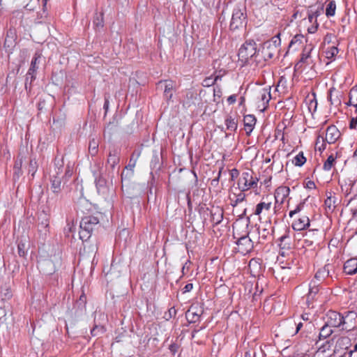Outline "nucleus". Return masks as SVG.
Here are the masks:
<instances>
[{
  "mask_svg": "<svg viewBox=\"0 0 357 357\" xmlns=\"http://www.w3.org/2000/svg\"><path fill=\"white\" fill-rule=\"evenodd\" d=\"M105 331V328L101 325H95L91 331V333L93 336H98L103 334Z\"/></svg>",
  "mask_w": 357,
  "mask_h": 357,
  "instance_id": "nucleus-41",
  "label": "nucleus"
},
{
  "mask_svg": "<svg viewBox=\"0 0 357 357\" xmlns=\"http://www.w3.org/2000/svg\"><path fill=\"white\" fill-rule=\"evenodd\" d=\"M319 284L316 280H312L309 285V292L307 295V303L309 305L312 301L314 300L315 296L319 291Z\"/></svg>",
  "mask_w": 357,
  "mask_h": 357,
  "instance_id": "nucleus-15",
  "label": "nucleus"
},
{
  "mask_svg": "<svg viewBox=\"0 0 357 357\" xmlns=\"http://www.w3.org/2000/svg\"><path fill=\"white\" fill-rule=\"evenodd\" d=\"M178 348L179 345L176 343H172L169 347V349L173 355H174L178 351Z\"/></svg>",
  "mask_w": 357,
  "mask_h": 357,
  "instance_id": "nucleus-55",
  "label": "nucleus"
},
{
  "mask_svg": "<svg viewBox=\"0 0 357 357\" xmlns=\"http://www.w3.org/2000/svg\"><path fill=\"white\" fill-rule=\"evenodd\" d=\"M84 252L88 255H95L98 251V247L96 244H85L83 248Z\"/></svg>",
  "mask_w": 357,
  "mask_h": 357,
  "instance_id": "nucleus-38",
  "label": "nucleus"
},
{
  "mask_svg": "<svg viewBox=\"0 0 357 357\" xmlns=\"http://www.w3.org/2000/svg\"><path fill=\"white\" fill-rule=\"evenodd\" d=\"M248 348H245L247 350L245 352V357H255V347H257L255 340L248 342Z\"/></svg>",
  "mask_w": 357,
  "mask_h": 357,
  "instance_id": "nucleus-27",
  "label": "nucleus"
},
{
  "mask_svg": "<svg viewBox=\"0 0 357 357\" xmlns=\"http://www.w3.org/2000/svg\"><path fill=\"white\" fill-rule=\"evenodd\" d=\"M331 328V326L325 323V325L320 330L319 337L325 339L329 337L333 333Z\"/></svg>",
  "mask_w": 357,
  "mask_h": 357,
  "instance_id": "nucleus-30",
  "label": "nucleus"
},
{
  "mask_svg": "<svg viewBox=\"0 0 357 357\" xmlns=\"http://www.w3.org/2000/svg\"><path fill=\"white\" fill-rule=\"evenodd\" d=\"M303 39V35L297 34L294 36L289 44V47H291L296 45H301L302 43Z\"/></svg>",
  "mask_w": 357,
  "mask_h": 357,
  "instance_id": "nucleus-48",
  "label": "nucleus"
},
{
  "mask_svg": "<svg viewBox=\"0 0 357 357\" xmlns=\"http://www.w3.org/2000/svg\"><path fill=\"white\" fill-rule=\"evenodd\" d=\"M203 310L197 306L191 305L189 310L185 312L186 319L189 323H195L199 320Z\"/></svg>",
  "mask_w": 357,
  "mask_h": 357,
  "instance_id": "nucleus-11",
  "label": "nucleus"
},
{
  "mask_svg": "<svg viewBox=\"0 0 357 357\" xmlns=\"http://www.w3.org/2000/svg\"><path fill=\"white\" fill-rule=\"evenodd\" d=\"M331 268L332 266L330 264L325 265L317 271L312 280H316L317 282L321 283L323 280L329 276Z\"/></svg>",
  "mask_w": 357,
  "mask_h": 357,
  "instance_id": "nucleus-18",
  "label": "nucleus"
},
{
  "mask_svg": "<svg viewBox=\"0 0 357 357\" xmlns=\"http://www.w3.org/2000/svg\"><path fill=\"white\" fill-rule=\"evenodd\" d=\"M256 289H257V290L253 294V299L257 301L258 296H259L261 295V294L262 293L263 288L261 287L260 289H259L258 284H257Z\"/></svg>",
  "mask_w": 357,
  "mask_h": 357,
  "instance_id": "nucleus-59",
  "label": "nucleus"
},
{
  "mask_svg": "<svg viewBox=\"0 0 357 357\" xmlns=\"http://www.w3.org/2000/svg\"><path fill=\"white\" fill-rule=\"evenodd\" d=\"M243 122L244 129L246 132V134L249 135L255 126L256 118L254 115L248 114L244 116Z\"/></svg>",
  "mask_w": 357,
  "mask_h": 357,
  "instance_id": "nucleus-21",
  "label": "nucleus"
},
{
  "mask_svg": "<svg viewBox=\"0 0 357 357\" xmlns=\"http://www.w3.org/2000/svg\"><path fill=\"white\" fill-rule=\"evenodd\" d=\"M307 11L315 17L316 22L317 17H319L324 11V6H318L317 8L311 6Z\"/></svg>",
  "mask_w": 357,
  "mask_h": 357,
  "instance_id": "nucleus-37",
  "label": "nucleus"
},
{
  "mask_svg": "<svg viewBox=\"0 0 357 357\" xmlns=\"http://www.w3.org/2000/svg\"><path fill=\"white\" fill-rule=\"evenodd\" d=\"M335 10H336V3H335V1H331L326 6V15L328 17L334 16L335 13Z\"/></svg>",
  "mask_w": 357,
  "mask_h": 357,
  "instance_id": "nucleus-34",
  "label": "nucleus"
},
{
  "mask_svg": "<svg viewBox=\"0 0 357 357\" xmlns=\"http://www.w3.org/2000/svg\"><path fill=\"white\" fill-rule=\"evenodd\" d=\"M136 162H137V158L135 159H133V158L132 157L129 161V164L126 167V168H129L130 169H133V168L135 167V165H136Z\"/></svg>",
  "mask_w": 357,
  "mask_h": 357,
  "instance_id": "nucleus-60",
  "label": "nucleus"
},
{
  "mask_svg": "<svg viewBox=\"0 0 357 357\" xmlns=\"http://www.w3.org/2000/svg\"><path fill=\"white\" fill-rule=\"evenodd\" d=\"M338 49L335 46L330 47L326 51V56L328 59L334 58L338 54Z\"/></svg>",
  "mask_w": 357,
  "mask_h": 357,
  "instance_id": "nucleus-44",
  "label": "nucleus"
},
{
  "mask_svg": "<svg viewBox=\"0 0 357 357\" xmlns=\"http://www.w3.org/2000/svg\"><path fill=\"white\" fill-rule=\"evenodd\" d=\"M344 272L347 275H354L357 272V258H351L344 263Z\"/></svg>",
  "mask_w": 357,
  "mask_h": 357,
  "instance_id": "nucleus-20",
  "label": "nucleus"
},
{
  "mask_svg": "<svg viewBox=\"0 0 357 357\" xmlns=\"http://www.w3.org/2000/svg\"><path fill=\"white\" fill-rule=\"evenodd\" d=\"M120 157L119 152L116 149H113L109 151L107 158V164L110 166L112 169H114L116 166L119 163Z\"/></svg>",
  "mask_w": 357,
  "mask_h": 357,
  "instance_id": "nucleus-22",
  "label": "nucleus"
},
{
  "mask_svg": "<svg viewBox=\"0 0 357 357\" xmlns=\"http://www.w3.org/2000/svg\"><path fill=\"white\" fill-rule=\"evenodd\" d=\"M335 157L333 155L328 156L327 160L325 161L323 168L326 171H329L332 168L334 162H335Z\"/></svg>",
  "mask_w": 357,
  "mask_h": 357,
  "instance_id": "nucleus-46",
  "label": "nucleus"
},
{
  "mask_svg": "<svg viewBox=\"0 0 357 357\" xmlns=\"http://www.w3.org/2000/svg\"><path fill=\"white\" fill-rule=\"evenodd\" d=\"M50 215L44 211H41L38 215V230L42 232L46 231L49 227Z\"/></svg>",
  "mask_w": 357,
  "mask_h": 357,
  "instance_id": "nucleus-16",
  "label": "nucleus"
},
{
  "mask_svg": "<svg viewBox=\"0 0 357 357\" xmlns=\"http://www.w3.org/2000/svg\"><path fill=\"white\" fill-rule=\"evenodd\" d=\"M41 57H42V54L39 52H36L34 54V56L31 62L29 69L26 75V80H25L26 89H28L29 82V85H31V83L36 79V73L38 69V64L40 63ZM29 89H31V86H29Z\"/></svg>",
  "mask_w": 357,
  "mask_h": 357,
  "instance_id": "nucleus-4",
  "label": "nucleus"
},
{
  "mask_svg": "<svg viewBox=\"0 0 357 357\" xmlns=\"http://www.w3.org/2000/svg\"><path fill=\"white\" fill-rule=\"evenodd\" d=\"M176 314V310L174 307H172L169 309L168 312L165 314V318L167 320H169V319L174 317Z\"/></svg>",
  "mask_w": 357,
  "mask_h": 357,
  "instance_id": "nucleus-51",
  "label": "nucleus"
},
{
  "mask_svg": "<svg viewBox=\"0 0 357 357\" xmlns=\"http://www.w3.org/2000/svg\"><path fill=\"white\" fill-rule=\"evenodd\" d=\"M304 205H305V201L301 202L299 204L297 205L296 208L293 210V211H291L289 212V216L291 218L294 214L300 212L304 207Z\"/></svg>",
  "mask_w": 357,
  "mask_h": 357,
  "instance_id": "nucleus-52",
  "label": "nucleus"
},
{
  "mask_svg": "<svg viewBox=\"0 0 357 357\" xmlns=\"http://www.w3.org/2000/svg\"><path fill=\"white\" fill-rule=\"evenodd\" d=\"M290 189L286 186H280L278 188L275 192V199L276 202H280L283 203L284 199L289 195Z\"/></svg>",
  "mask_w": 357,
  "mask_h": 357,
  "instance_id": "nucleus-23",
  "label": "nucleus"
},
{
  "mask_svg": "<svg viewBox=\"0 0 357 357\" xmlns=\"http://www.w3.org/2000/svg\"><path fill=\"white\" fill-rule=\"evenodd\" d=\"M61 176L56 175H50V188L54 194H59L61 192Z\"/></svg>",
  "mask_w": 357,
  "mask_h": 357,
  "instance_id": "nucleus-19",
  "label": "nucleus"
},
{
  "mask_svg": "<svg viewBox=\"0 0 357 357\" xmlns=\"http://www.w3.org/2000/svg\"><path fill=\"white\" fill-rule=\"evenodd\" d=\"M257 43L254 40L246 41L238 50V59L242 65H257L259 56Z\"/></svg>",
  "mask_w": 357,
  "mask_h": 357,
  "instance_id": "nucleus-1",
  "label": "nucleus"
},
{
  "mask_svg": "<svg viewBox=\"0 0 357 357\" xmlns=\"http://www.w3.org/2000/svg\"><path fill=\"white\" fill-rule=\"evenodd\" d=\"M258 178L252 177V173L245 172L240 177L238 185L241 192H244L250 188H255L257 185Z\"/></svg>",
  "mask_w": 357,
  "mask_h": 357,
  "instance_id": "nucleus-5",
  "label": "nucleus"
},
{
  "mask_svg": "<svg viewBox=\"0 0 357 357\" xmlns=\"http://www.w3.org/2000/svg\"><path fill=\"white\" fill-rule=\"evenodd\" d=\"M309 57H310V52H307L305 53V50H304L301 54L300 61L296 64L295 68H301L302 63L308 64L307 60H308Z\"/></svg>",
  "mask_w": 357,
  "mask_h": 357,
  "instance_id": "nucleus-43",
  "label": "nucleus"
},
{
  "mask_svg": "<svg viewBox=\"0 0 357 357\" xmlns=\"http://www.w3.org/2000/svg\"><path fill=\"white\" fill-rule=\"evenodd\" d=\"M38 169V164L35 158H32L29 164V173L31 174L32 177L34 176Z\"/></svg>",
  "mask_w": 357,
  "mask_h": 357,
  "instance_id": "nucleus-42",
  "label": "nucleus"
},
{
  "mask_svg": "<svg viewBox=\"0 0 357 357\" xmlns=\"http://www.w3.org/2000/svg\"><path fill=\"white\" fill-rule=\"evenodd\" d=\"M63 158H59L58 157H56L54 160V169L50 175H56L58 176H61V178H63L64 176H70L71 171L70 169V167H67L65 174H63Z\"/></svg>",
  "mask_w": 357,
  "mask_h": 357,
  "instance_id": "nucleus-9",
  "label": "nucleus"
},
{
  "mask_svg": "<svg viewBox=\"0 0 357 357\" xmlns=\"http://www.w3.org/2000/svg\"><path fill=\"white\" fill-rule=\"evenodd\" d=\"M22 165V161L21 159L20 160L17 161L15 164V166H14L15 174H17V177H19L20 175L22 174V170H21Z\"/></svg>",
  "mask_w": 357,
  "mask_h": 357,
  "instance_id": "nucleus-50",
  "label": "nucleus"
},
{
  "mask_svg": "<svg viewBox=\"0 0 357 357\" xmlns=\"http://www.w3.org/2000/svg\"><path fill=\"white\" fill-rule=\"evenodd\" d=\"M340 137V132L335 126H330L327 128L326 132L325 140L328 144H333Z\"/></svg>",
  "mask_w": 357,
  "mask_h": 357,
  "instance_id": "nucleus-14",
  "label": "nucleus"
},
{
  "mask_svg": "<svg viewBox=\"0 0 357 357\" xmlns=\"http://www.w3.org/2000/svg\"><path fill=\"white\" fill-rule=\"evenodd\" d=\"M225 125L227 126V129L231 131H235L237 129V121L231 116H228L225 119Z\"/></svg>",
  "mask_w": 357,
  "mask_h": 357,
  "instance_id": "nucleus-31",
  "label": "nucleus"
},
{
  "mask_svg": "<svg viewBox=\"0 0 357 357\" xmlns=\"http://www.w3.org/2000/svg\"><path fill=\"white\" fill-rule=\"evenodd\" d=\"M357 126V121L354 119V117L351 118L349 123V128L351 129H355Z\"/></svg>",
  "mask_w": 357,
  "mask_h": 357,
  "instance_id": "nucleus-63",
  "label": "nucleus"
},
{
  "mask_svg": "<svg viewBox=\"0 0 357 357\" xmlns=\"http://www.w3.org/2000/svg\"><path fill=\"white\" fill-rule=\"evenodd\" d=\"M317 232V229L308 230L305 233L303 236L305 238L306 241H310V240L317 241V237L316 236V234Z\"/></svg>",
  "mask_w": 357,
  "mask_h": 357,
  "instance_id": "nucleus-45",
  "label": "nucleus"
},
{
  "mask_svg": "<svg viewBox=\"0 0 357 357\" xmlns=\"http://www.w3.org/2000/svg\"><path fill=\"white\" fill-rule=\"evenodd\" d=\"M193 288V284L192 283H188L185 285L183 289V292L186 293L190 291Z\"/></svg>",
  "mask_w": 357,
  "mask_h": 357,
  "instance_id": "nucleus-61",
  "label": "nucleus"
},
{
  "mask_svg": "<svg viewBox=\"0 0 357 357\" xmlns=\"http://www.w3.org/2000/svg\"><path fill=\"white\" fill-rule=\"evenodd\" d=\"M255 232L259 234V240L261 238L263 240H266L267 236L270 234V229H268V228H263V229L257 228L255 229Z\"/></svg>",
  "mask_w": 357,
  "mask_h": 357,
  "instance_id": "nucleus-40",
  "label": "nucleus"
},
{
  "mask_svg": "<svg viewBox=\"0 0 357 357\" xmlns=\"http://www.w3.org/2000/svg\"><path fill=\"white\" fill-rule=\"evenodd\" d=\"M250 234L253 238L252 231H246L242 235L238 232H234V238L237 239L236 243L238 245V252L243 255L250 252L254 247L252 239L249 236Z\"/></svg>",
  "mask_w": 357,
  "mask_h": 357,
  "instance_id": "nucleus-3",
  "label": "nucleus"
},
{
  "mask_svg": "<svg viewBox=\"0 0 357 357\" xmlns=\"http://www.w3.org/2000/svg\"><path fill=\"white\" fill-rule=\"evenodd\" d=\"M347 206L350 207L352 218L357 220V196L351 198Z\"/></svg>",
  "mask_w": 357,
  "mask_h": 357,
  "instance_id": "nucleus-25",
  "label": "nucleus"
},
{
  "mask_svg": "<svg viewBox=\"0 0 357 357\" xmlns=\"http://www.w3.org/2000/svg\"><path fill=\"white\" fill-rule=\"evenodd\" d=\"M246 24V15L243 10L235 8L233 11L230 23L231 29L236 30L244 26Z\"/></svg>",
  "mask_w": 357,
  "mask_h": 357,
  "instance_id": "nucleus-7",
  "label": "nucleus"
},
{
  "mask_svg": "<svg viewBox=\"0 0 357 357\" xmlns=\"http://www.w3.org/2000/svg\"><path fill=\"white\" fill-rule=\"evenodd\" d=\"M236 100V95L234 94L228 97L227 101L229 105L234 104Z\"/></svg>",
  "mask_w": 357,
  "mask_h": 357,
  "instance_id": "nucleus-62",
  "label": "nucleus"
},
{
  "mask_svg": "<svg viewBox=\"0 0 357 357\" xmlns=\"http://www.w3.org/2000/svg\"><path fill=\"white\" fill-rule=\"evenodd\" d=\"M267 43H272L273 45H275V48H278V45L280 44L279 36L273 37L271 41H268Z\"/></svg>",
  "mask_w": 357,
  "mask_h": 357,
  "instance_id": "nucleus-57",
  "label": "nucleus"
},
{
  "mask_svg": "<svg viewBox=\"0 0 357 357\" xmlns=\"http://www.w3.org/2000/svg\"><path fill=\"white\" fill-rule=\"evenodd\" d=\"M13 296V292L10 285L5 284L1 287V298L2 301H8Z\"/></svg>",
  "mask_w": 357,
  "mask_h": 357,
  "instance_id": "nucleus-24",
  "label": "nucleus"
},
{
  "mask_svg": "<svg viewBox=\"0 0 357 357\" xmlns=\"http://www.w3.org/2000/svg\"><path fill=\"white\" fill-rule=\"evenodd\" d=\"M164 87V96L167 100H169L172 98V91L174 87V84L172 81H160L158 83V88Z\"/></svg>",
  "mask_w": 357,
  "mask_h": 357,
  "instance_id": "nucleus-13",
  "label": "nucleus"
},
{
  "mask_svg": "<svg viewBox=\"0 0 357 357\" xmlns=\"http://www.w3.org/2000/svg\"><path fill=\"white\" fill-rule=\"evenodd\" d=\"M342 314L330 310L326 314V324L334 328H341Z\"/></svg>",
  "mask_w": 357,
  "mask_h": 357,
  "instance_id": "nucleus-8",
  "label": "nucleus"
},
{
  "mask_svg": "<svg viewBox=\"0 0 357 357\" xmlns=\"http://www.w3.org/2000/svg\"><path fill=\"white\" fill-rule=\"evenodd\" d=\"M98 226H99V220L97 217L89 215L82 218L79 224V238L83 242L86 241Z\"/></svg>",
  "mask_w": 357,
  "mask_h": 357,
  "instance_id": "nucleus-2",
  "label": "nucleus"
},
{
  "mask_svg": "<svg viewBox=\"0 0 357 357\" xmlns=\"http://www.w3.org/2000/svg\"><path fill=\"white\" fill-rule=\"evenodd\" d=\"M352 102H357V87H353L349 92Z\"/></svg>",
  "mask_w": 357,
  "mask_h": 357,
  "instance_id": "nucleus-53",
  "label": "nucleus"
},
{
  "mask_svg": "<svg viewBox=\"0 0 357 357\" xmlns=\"http://www.w3.org/2000/svg\"><path fill=\"white\" fill-rule=\"evenodd\" d=\"M306 162V158L303 152H300L293 159V163L298 167L303 166Z\"/></svg>",
  "mask_w": 357,
  "mask_h": 357,
  "instance_id": "nucleus-33",
  "label": "nucleus"
},
{
  "mask_svg": "<svg viewBox=\"0 0 357 357\" xmlns=\"http://www.w3.org/2000/svg\"><path fill=\"white\" fill-rule=\"evenodd\" d=\"M357 313L347 311L342 314L341 329L347 331L354 330L357 326Z\"/></svg>",
  "mask_w": 357,
  "mask_h": 357,
  "instance_id": "nucleus-6",
  "label": "nucleus"
},
{
  "mask_svg": "<svg viewBox=\"0 0 357 357\" xmlns=\"http://www.w3.org/2000/svg\"><path fill=\"white\" fill-rule=\"evenodd\" d=\"M249 268L252 270V268H257L260 267V264L255 259H252L249 262Z\"/></svg>",
  "mask_w": 357,
  "mask_h": 357,
  "instance_id": "nucleus-54",
  "label": "nucleus"
},
{
  "mask_svg": "<svg viewBox=\"0 0 357 357\" xmlns=\"http://www.w3.org/2000/svg\"><path fill=\"white\" fill-rule=\"evenodd\" d=\"M310 226V219L306 215H303L298 220H295L292 224L294 230L301 231L305 229Z\"/></svg>",
  "mask_w": 357,
  "mask_h": 357,
  "instance_id": "nucleus-17",
  "label": "nucleus"
},
{
  "mask_svg": "<svg viewBox=\"0 0 357 357\" xmlns=\"http://www.w3.org/2000/svg\"><path fill=\"white\" fill-rule=\"evenodd\" d=\"M15 33L14 30L9 29L7 31V34L4 41V47L10 48L15 44Z\"/></svg>",
  "mask_w": 357,
  "mask_h": 357,
  "instance_id": "nucleus-26",
  "label": "nucleus"
},
{
  "mask_svg": "<svg viewBox=\"0 0 357 357\" xmlns=\"http://www.w3.org/2000/svg\"><path fill=\"white\" fill-rule=\"evenodd\" d=\"M278 52V48H275V45H273L272 43H264L261 54L265 60L272 59Z\"/></svg>",
  "mask_w": 357,
  "mask_h": 357,
  "instance_id": "nucleus-12",
  "label": "nucleus"
},
{
  "mask_svg": "<svg viewBox=\"0 0 357 357\" xmlns=\"http://www.w3.org/2000/svg\"><path fill=\"white\" fill-rule=\"evenodd\" d=\"M93 24L94 27L96 29H102L104 26V20H103V13H96V15L94 17Z\"/></svg>",
  "mask_w": 357,
  "mask_h": 357,
  "instance_id": "nucleus-28",
  "label": "nucleus"
},
{
  "mask_svg": "<svg viewBox=\"0 0 357 357\" xmlns=\"http://www.w3.org/2000/svg\"><path fill=\"white\" fill-rule=\"evenodd\" d=\"M18 254L20 257L25 256L24 245L23 243H19L17 246Z\"/></svg>",
  "mask_w": 357,
  "mask_h": 357,
  "instance_id": "nucleus-56",
  "label": "nucleus"
},
{
  "mask_svg": "<svg viewBox=\"0 0 357 357\" xmlns=\"http://www.w3.org/2000/svg\"><path fill=\"white\" fill-rule=\"evenodd\" d=\"M318 26H319V24H318L317 22H316L310 27H308L307 31L310 33H314L317 31Z\"/></svg>",
  "mask_w": 357,
  "mask_h": 357,
  "instance_id": "nucleus-58",
  "label": "nucleus"
},
{
  "mask_svg": "<svg viewBox=\"0 0 357 357\" xmlns=\"http://www.w3.org/2000/svg\"><path fill=\"white\" fill-rule=\"evenodd\" d=\"M289 239V237L287 234H284L283 236H282L280 238H279V241L280 242V247L281 249H285V248H289V244H287L285 243V241Z\"/></svg>",
  "mask_w": 357,
  "mask_h": 357,
  "instance_id": "nucleus-49",
  "label": "nucleus"
},
{
  "mask_svg": "<svg viewBox=\"0 0 357 357\" xmlns=\"http://www.w3.org/2000/svg\"><path fill=\"white\" fill-rule=\"evenodd\" d=\"M98 142L96 139H92L89 142V151L91 155H95L98 153Z\"/></svg>",
  "mask_w": 357,
  "mask_h": 357,
  "instance_id": "nucleus-35",
  "label": "nucleus"
},
{
  "mask_svg": "<svg viewBox=\"0 0 357 357\" xmlns=\"http://www.w3.org/2000/svg\"><path fill=\"white\" fill-rule=\"evenodd\" d=\"M335 91V88H331L329 89L328 95V100L331 102V105H340V100L337 97L336 98H333V93Z\"/></svg>",
  "mask_w": 357,
  "mask_h": 357,
  "instance_id": "nucleus-47",
  "label": "nucleus"
},
{
  "mask_svg": "<svg viewBox=\"0 0 357 357\" xmlns=\"http://www.w3.org/2000/svg\"><path fill=\"white\" fill-rule=\"evenodd\" d=\"M234 196L235 199H234L233 198H230L231 201V204L233 207L236 206L238 204L243 202L245 199V195L243 192H240L238 195L234 194Z\"/></svg>",
  "mask_w": 357,
  "mask_h": 357,
  "instance_id": "nucleus-36",
  "label": "nucleus"
},
{
  "mask_svg": "<svg viewBox=\"0 0 357 357\" xmlns=\"http://www.w3.org/2000/svg\"><path fill=\"white\" fill-rule=\"evenodd\" d=\"M109 97L105 96V103L103 105V108L105 110V112H107L109 109Z\"/></svg>",
  "mask_w": 357,
  "mask_h": 357,
  "instance_id": "nucleus-64",
  "label": "nucleus"
},
{
  "mask_svg": "<svg viewBox=\"0 0 357 357\" xmlns=\"http://www.w3.org/2000/svg\"><path fill=\"white\" fill-rule=\"evenodd\" d=\"M93 176L95 177V183L98 190L100 191L101 188H105V181L101 176V175L100 174H96V172H94Z\"/></svg>",
  "mask_w": 357,
  "mask_h": 357,
  "instance_id": "nucleus-32",
  "label": "nucleus"
},
{
  "mask_svg": "<svg viewBox=\"0 0 357 357\" xmlns=\"http://www.w3.org/2000/svg\"><path fill=\"white\" fill-rule=\"evenodd\" d=\"M271 206V203H266V202H260L256 206V209L255 211V214L256 215H259L262 211L264 209L266 211H269Z\"/></svg>",
  "mask_w": 357,
  "mask_h": 357,
  "instance_id": "nucleus-29",
  "label": "nucleus"
},
{
  "mask_svg": "<svg viewBox=\"0 0 357 357\" xmlns=\"http://www.w3.org/2000/svg\"><path fill=\"white\" fill-rule=\"evenodd\" d=\"M338 205V199L332 192L327 194V198L324 202L325 210L327 214L332 213Z\"/></svg>",
  "mask_w": 357,
  "mask_h": 357,
  "instance_id": "nucleus-10",
  "label": "nucleus"
},
{
  "mask_svg": "<svg viewBox=\"0 0 357 357\" xmlns=\"http://www.w3.org/2000/svg\"><path fill=\"white\" fill-rule=\"evenodd\" d=\"M271 93L268 89H263L260 91V99L263 101V104H268L271 99Z\"/></svg>",
  "mask_w": 357,
  "mask_h": 357,
  "instance_id": "nucleus-39",
  "label": "nucleus"
}]
</instances>
